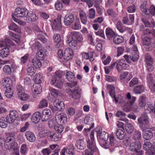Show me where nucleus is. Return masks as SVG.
Instances as JSON below:
<instances>
[{
	"mask_svg": "<svg viewBox=\"0 0 155 155\" xmlns=\"http://www.w3.org/2000/svg\"><path fill=\"white\" fill-rule=\"evenodd\" d=\"M138 104L139 106L141 108L145 106L146 104V96L145 95H142L140 97L138 100Z\"/></svg>",
	"mask_w": 155,
	"mask_h": 155,
	"instance_id": "obj_26",
	"label": "nucleus"
},
{
	"mask_svg": "<svg viewBox=\"0 0 155 155\" xmlns=\"http://www.w3.org/2000/svg\"><path fill=\"white\" fill-rule=\"evenodd\" d=\"M86 141L87 147L91 152H94L97 151V149L94 142V136H87Z\"/></svg>",
	"mask_w": 155,
	"mask_h": 155,
	"instance_id": "obj_5",
	"label": "nucleus"
},
{
	"mask_svg": "<svg viewBox=\"0 0 155 155\" xmlns=\"http://www.w3.org/2000/svg\"><path fill=\"white\" fill-rule=\"evenodd\" d=\"M35 72L34 68L32 67H29L27 69V74L31 76L33 75Z\"/></svg>",
	"mask_w": 155,
	"mask_h": 155,
	"instance_id": "obj_60",
	"label": "nucleus"
},
{
	"mask_svg": "<svg viewBox=\"0 0 155 155\" xmlns=\"http://www.w3.org/2000/svg\"><path fill=\"white\" fill-rule=\"evenodd\" d=\"M76 146L78 149L82 150L85 147L86 144L82 140H78L77 141Z\"/></svg>",
	"mask_w": 155,
	"mask_h": 155,
	"instance_id": "obj_35",
	"label": "nucleus"
},
{
	"mask_svg": "<svg viewBox=\"0 0 155 155\" xmlns=\"http://www.w3.org/2000/svg\"><path fill=\"white\" fill-rule=\"evenodd\" d=\"M124 40L123 37L120 36H114L113 38V41L116 44H119L123 42Z\"/></svg>",
	"mask_w": 155,
	"mask_h": 155,
	"instance_id": "obj_41",
	"label": "nucleus"
},
{
	"mask_svg": "<svg viewBox=\"0 0 155 155\" xmlns=\"http://www.w3.org/2000/svg\"><path fill=\"white\" fill-rule=\"evenodd\" d=\"M70 97L73 99L77 100L81 97V93L77 89L74 88L73 89H70L68 92Z\"/></svg>",
	"mask_w": 155,
	"mask_h": 155,
	"instance_id": "obj_9",
	"label": "nucleus"
},
{
	"mask_svg": "<svg viewBox=\"0 0 155 155\" xmlns=\"http://www.w3.org/2000/svg\"><path fill=\"white\" fill-rule=\"evenodd\" d=\"M5 117H2L0 118V127L2 128H5L8 123Z\"/></svg>",
	"mask_w": 155,
	"mask_h": 155,
	"instance_id": "obj_36",
	"label": "nucleus"
},
{
	"mask_svg": "<svg viewBox=\"0 0 155 155\" xmlns=\"http://www.w3.org/2000/svg\"><path fill=\"white\" fill-rule=\"evenodd\" d=\"M19 98L21 100H26L28 99L27 95L23 92L22 93H19L18 94Z\"/></svg>",
	"mask_w": 155,
	"mask_h": 155,
	"instance_id": "obj_48",
	"label": "nucleus"
},
{
	"mask_svg": "<svg viewBox=\"0 0 155 155\" xmlns=\"http://www.w3.org/2000/svg\"><path fill=\"white\" fill-rule=\"evenodd\" d=\"M65 77L70 82L74 81L75 79L74 75V73L70 71H68L66 73Z\"/></svg>",
	"mask_w": 155,
	"mask_h": 155,
	"instance_id": "obj_34",
	"label": "nucleus"
},
{
	"mask_svg": "<svg viewBox=\"0 0 155 155\" xmlns=\"http://www.w3.org/2000/svg\"><path fill=\"white\" fill-rule=\"evenodd\" d=\"M8 28L10 30L19 33H21L20 29L13 22L10 24L8 26Z\"/></svg>",
	"mask_w": 155,
	"mask_h": 155,
	"instance_id": "obj_31",
	"label": "nucleus"
},
{
	"mask_svg": "<svg viewBox=\"0 0 155 155\" xmlns=\"http://www.w3.org/2000/svg\"><path fill=\"white\" fill-rule=\"evenodd\" d=\"M9 53V51L8 48H4L0 50V56L2 58H6L8 55Z\"/></svg>",
	"mask_w": 155,
	"mask_h": 155,
	"instance_id": "obj_33",
	"label": "nucleus"
},
{
	"mask_svg": "<svg viewBox=\"0 0 155 155\" xmlns=\"http://www.w3.org/2000/svg\"><path fill=\"white\" fill-rule=\"evenodd\" d=\"M48 105V103L47 100L44 99L41 101L39 105V107L41 108L44 107H46Z\"/></svg>",
	"mask_w": 155,
	"mask_h": 155,
	"instance_id": "obj_63",
	"label": "nucleus"
},
{
	"mask_svg": "<svg viewBox=\"0 0 155 155\" xmlns=\"http://www.w3.org/2000/svg\"><path fill=\"white\" fill-rule=\"evenodd\" d=\"M54 129L56 131L59 133L61 132L63 130V128L62 126L59 123H58L54 127Z\"/></svg>",
	"mask_w": 155,
	"mask_h": 155,
	"instance_id": "obj_59",
	"label": "nucleus"
},
{
	"mask_svg": "<svg viewBox=\"0 0 155 155\" xmlns=\"http://www.w3.org/2000/svg\"><path fill=\"white\" fill-rule=\"evenodd\" d=\"M42 87L40 84H35L33 85L32 91L36 94H39L41 91Z\"/></svg>",
	"mask_w": 155,
	"mask_h": 155,
	"instance_id": "obj_23",
	"label": "nucleus"
},
{
	"mask_svg": "<svg viewBox=\"0 0 155 155\" xmlns=\"http://www.w3.org/2000/svg\"><path fill=\"white\" fill-rule=\"evenodd\" d=\"M55 7L57 10L60 11L62 8V4L61 2L58 1L55 4Z\"/></svg>",
	"mask_w": 155,
	"mask_h": 155,
	"instance_id": "obj_58",
	"label": "nucleus"
},
{
	"mask_svg": "<svg viewBox=\"0 0 155 155\" xmlns=\"http://www.w3.org/2000/svg\"><path fill=\"white\" fill-rule=\"evenodd\" d=\"M28 13V11L25 8H18L15 9V15L18 17L26 18Z\"/></svg>",
	"mask_w": 155,
	"mask_h": 155,
	"instance_id": "obj_6",
	"label": "nucleus"
},
{
	"mask_svg": "<svg viewBox=\"0 0 155 155\" xmlns=\"http://www.w3.org/2000/svg\"><path fill=\"white\" fill-rule=\"evenodd\" d=\"M149 123V117L148 114L145 113H142L138 119V123L143 131L147 128V126Z\"/></svg>",
	"mask_w": 155,
	"mask_h": 155,
	"instance_id": "obj_2",
	"label": "nucleus"
},
{
	"mask_svg": "<svg viewBox=\"0 0 155 155\" xmlns=\"http://www.w3.org/2000/svg\"><path fill=\"white\" fill-rule=\"evenodd\" d=\"M74 150V145L73 144H70L68 146L66 149V153L69 155L73 154V152Z\"/></svg>",
	"mask_w": 155,
	"mask_h": 155,
	"instance_id": "obj_52",
	"label": "nucleus"
},
{
	"mask_svg": "<svg viewBox=\"0 0 155 155\" xmlns=\"http://www.w3.org/2000/svg\"><path fill=\"white\" fill-rule=\"evenodd\" d=\"M53 38L54 41L57 43L55 45V47H56L57 48H59L60 45L59 43L61 40L60 35L59 34H55L54 35L53 37Z\"/></svg>",
	"mask_w": 155,
	"mask_h": 155,
	"instance_id": "obj_40",
	"label": "nucleus"
},
{
	"mask_svg": "<svg viewBox=\"0 0 155 155\" xmlns=\"http://www.w3.org/2000/svg\"><path fill=\"white\" fill-rule=\"evenodd\" d=\"M54 105L56 107L57 110H61L64 108V105L63 101H61L59 99L55 100L54 102Z\"/></svg>",
	"mask_w": 155,
	"mask_h": 155,
	"instance_id": "obj_17",
	"label": "nucleus"
},
{
	"mask_svg": "<svg viewBox=\"0 0 155 155\" xmlns=\"http://www.w3.org/2000/svg\"><path fill=\"white\" fill-rule=\"evenodd\" d=\"M127 97L128 99H130L131 100L130 101V105H132L135 101L136 98V97H132L130 93H128L127 95Z\"/></svg>",
	"mask_w": 155,
	"mask_h": 155,
	"instance_id": "obj_64",
	"label": "nucleus"
},
{
	"mask_svg": "<svg viewBox=\"0 0 155 155\" xmlns=\"http://www.w3.org/2000/svg\"><path fill=\"white\" fill-rule=\"evenodd\" d=\"M18 117V112L15 110H12L10 111L9 114L5 117L8 123H13Z\"/></svg>",
	"mask_w": 155,
	"mask_h": 155,
	"instance_id": "obj_7",
	"label": "nucleus"
},
{
	"mask_svg": "<svg viewBox=\"0 0 155 155\" xmlns=\"http://www.w3.org/2000/svg\"><path fill=\"white\" fill-rule=\"evenodd\" d=\"M143 12L147 15H150L154 16L155 15V6L151 5L149 8L148 7Z\"/></svg>",
	"mask_w": 155,
	"mask_h": 155,
	"instance_id": "obj_21",
	"label": "nucleus"
},
{
	"mask_svg": "<svg viewBox=\"0 0 155 155\" xmlns=\"http://www.w3.org/2000/svg\"><path fill=\"white\" fill-rule=\"evenodd\" d=\"M43 60L38 58H35L32 60V62L34 67L36 68H40L42 66V62Z\"/></svg>",
	"mask_w": 155,
	"mask_h": 155,
	"instance_id": "obj_32",
	"label": "nucleus"
},
{
	"mask_svg": "<svg viewBox=\"0 0 155 155\" xmlns=\"http://www.w3.org/2000/svg\"><path fill=\"white\" fill-rule=\"evenodd\" d=\"M13 94V90L12 88H9L6 89L4 94L7 98H10L12 97Z\"/></svg>",
	"mask_w": 155,
	"mask_h": 155,
	"instance_id": "obj_37",
	"label": "nucleus"
},
{
	"mask_svg": "<svg viewBox=\"0 0 155 155\" xmlns=\"http://www.w3.org/2000/svg\"><path fill=\"white\" fill-rule=\"evenodd\" d=\"M0 44L2 47H4L5 46L7 47L10 46H13L14 45V44L12 41L8 38H6L5 39V41H3L0 42Z\"/></svg>",
	"mask_w": 155,
	"mask_h": 155,
	"instance_id": "obj_24",
	"label": "nucleus"
},
{
	"mask_svg": "<svg viewBox=\"0 0 155 155\" xmlns=\"http://www.w3.org/2000/svg\"><path fill=\"white\" fill-rule=\"evenodd\" d=\"M38 19V17L35 13L33 12H28V15L25 18V20L28 22L32 21H35Z\"/></svg>",
	"mask_w": 155,
	"mask_h": 155,
	"instance_id": "obj_16",
	"label": "nucleus"
},
{
	"mask_svg": "<svg viewBox=\"0 0 155 155\" xmlns=\"http://www.w3.org/2000/svg\"><path fill=\"white\" fill-rule=\"evenodd\" d=\"M73 57V50L70 48H66L64 53L63 59L66 61L71 60Z\"/></svg>",
	"mask_w": 155,
	"mask_h": 155,
	"instance_id": "obj_8",
	"label": "nucleus"
},
{
	"mask_svg": "<svg viewBox=\"0 0 155 155\" xmlns=\"http://www.w3.org/2000/svg\"><path fill=\"white\" fill-rule=\"evenodd\" d=\"M128 66V65L126 63L124 60L121 59L117 62L116 68L118 71L120 72L123 69H126Z\"/></svg>",
	"mask_w": 155,
	"mask_h": 155,
	"instance_id": "obj_11",
	"label": "nucleus"
},
{
	"mask_svg": "<svg viewBox=\"0 0 155 155\" xmlns=\"http://www.w3.org/2000/svg\"><path fill=\"white\" fill-rule=\"evenodd\" d=\"M75 112V109L71 107L68 108L66 111V113L68 115H73Z\"/></svg>",
	"mask_w": 155,
	"mask_h": 155,
	"instance_id": "obj_62",
	"label": "nucleus"
},
{
	"mask_svg": "<svg viewBox=\"0 0 155 155\" xmlns=\"http://www.w3.org/2000/svg\"><path fill=\"white\" fill-rule=\"evenodd\" d=\"M93 55V53L92 52H90L88 53L83 52L82 54L83 58L86 59H88L92 58Z\"/></svg>",
	"mask_w": 155,
	"mask_h": 155,
	"instance_id": "obj_47",
	"label": "nucleus"
},
{
	"mask_svg": "<svg viewBox=\"0 0 155 155\" xmlns=\"http://www.w3.org/2000/svg\"><path fill=\"white\" fill-rule=\"evenodd\" d=\"M71 28L74 30H77L81 28V25L79 20L75 21L74 24L72 25Z\"/></svg>",
	"mask_w": 155,
	"mask_h": 155,
	"instance_id": "obj_46",
	"label": "nucleus"
},
{
	"mask_svg": "<svg viewBox=\"0 0 155 155\" xmlns=\"http://www.w3.org/2000/svg\"><path fill=\"white\" fill-rule=\"evenodd\" d=\"M2 84L5 86L6 89L7 88H11L12 84V81L9 78L5 79L2 83Z\"/></svg>",
	"mask_w": 155,
	"mask_h": 155,
	"instance_id": "obj_29",
	"label": "nucleus"
},
{
	"mask_svg": "<svg viewBox=\"0 0 155 155\" xmlns=\"http://www.w3.org/2000/svg\"><path fill=\"white\" fill-rule=\"evenodd\" d=\"M61 16H59L57 19V21L54 20L53 24L52 25V27L53 29L55 30H60L61 29V26L60 21Z\"/></svg>",
	"mask_w": 155,
	"mask_h": 155,
	"instance_id": "obj_15",
	"label": "nucleus"
},
{
	"mask_svg": "<svg viewBox=\"0 0 155 155\" xmlns=\"http://www.w3.org/2000/svg\"><path fill=\"white\" fill-rule=\"evenodd\" d=\"M107 13L108 15L113 18L116 17L117 15V14L111 9H108Z\"/></svg>",
	"mask_w": 155,
	"mask_h": 155,
	"instance_id": "obj_51",
	"label": "nucleus"
},
{
	"mask_svg": "<svg viewBox=\"0 0 155 155\" xmlns=\"http://www.w3.org/2000/svg\"><path fill=\"white\" fill-rule=\"evenodd\" d=\"M58 123V122L55 120L52 119L49 120L48 122V125L50 128H54Z\"/></svg>",
	"mask_w": 155,
	"mask_h": 155,
	"instance_id": "obj_45",
	"label": "nucleus"
},
{
	"mask_svg": "<svg viewBox=\"0 0 155 155\" xmlns=\"http://www.w3.org/2000/svg\"><path fill=\"white\" fill-rule=\"evenodd\" d=\"M141 20L144 24L145 27L153 28L155 26V22L153 20L150 21L149 19L145 17H143Z\"/></svg>",
	"mask_w": 155,
	"mask_h": 155,
	"instance_id": "obj_13",
	"label": "nucleus"
},
{
	"mask_svg": "<svg viewBox=\"0 0 155 155\" xmlns=\"http://www.w3.org/2000/svg\"><path fill=\"white\" fill-rule=\"evenodd\" d=\"M56 120L60 124H65L67 122L66 115L64 113H61L56 115L55 116Z\"/></svg>",
	"mask_w": 155,
	"mask_h": 155,
	"instance_id": "obj_10",
	"label": "nucleus"
},
{
	"mask_svg": "<svg viewBox=\"0 0 155 155\" xmlns=\"http://www.w3.org/2000/svg\"><path fill=\"white\" fill-rule=\"evenodd\" d=\"M42 76L40 74H36L34 78V80L35 83V84H40L41 82Z\"/></svg>",
	"mask_w": 155,
	"mask_h": 155,
	"instance_id": "obj_43",
	"label": "nucleus"
},
{
	"mask_svg": "<svg viewBox=\"0 0 155 155\" xmlns=\"http://www.w3.org/2000/svg\"><path fill=\"white\" fill-rule=\"evenodd\" d=\"M67 39V43H68L69 46L72 48L76 47L82 40L81 35L76 31L71 32L68 35Z\"/></svg>",
	"mask_w": 155,
	"mask_h": 155,
	"instance_id": "obj_1",
	"label": "nucleus"
},
{
	"mask_svg": "<svg viewBox=\"0 0 155 155\" xmlns=\"http://www.w3.org/2000/svg\"><path fill=\"white\" fill-rule=\"evenodd\" d=\"M41 119V115L40 112H37L34 113L31 118L32 121L35 123H38Z\"/></svg>",
	"mask_w": 155,
	"mask_h": 155,
	"instance_id": "obj_20",
	"label": "nucleus"
},
{
	"mask_svg": "<svg viewBox=\"0 0 155 155\" xmlns=\"http://www.w3.org/2000/svg\"><path fill=\"white\" fill-rule=\"evenodd\" d=\"M4 141L5 147L6 149L10 150L13 149L14 150L16 149L17 147V144L15 142V138L14 136H8Z\"/></svg>",
	"mask_w": 155,
	"mask_h": 155,
	"instance_id": "obj_3",
	"label": "nucleus"
},
{
	"mask_svg": "<svg viewBox=\"0 0 155 155\" xmlns=\"http://www.w3.org/2000/svg\"><path fill=\"white\" fill-rule=\"evenodd\" d=\"M41 134L42 136H53L54 134L48 130H45L41 132Z\"/></svg>",
	"mask_w": 155,
	"mask_h": 155,
	"instance_id": "obj_56",
	"label": "nucleus"
},
{
	"mask_svg": "<svg viewBox=\"0 0 155 155\" xmlns=\"http://www.w3.org/2000/svg\"><path fill=\"white\" fill-rule=\"evenodd\" d=\"M152 144L150 142H146L143 145V148L146 150H149L152 149Z\"/></svg>",
	"mask_w": 155,
	"mask_h": 155,
	"instance_id": "obj_49",
	"label": "nucleus"
},
{
	"mask_svg": "<svg viewBox=\"0 0 155 155\" xmlns=\"http://www.w3.org/2000/svg\"><path fill=\"white\" fill-rule=\"evenodd\" d=\"M142 41L143 44L146 46H149L151 43V38L146 37L144 38L142 37Z\"/></svg>",
	"mask_w": 155,
	"mask_h": 155,
	"instance_id": "obj_42",
	"label": "nucleus"
},
{
	"mask_svg": "<svg viewBox=\"0 0 155 155\" xmlns=\"http://www.w3.org/2000/svg\"><path fill=\"white\" fill-rule=\"evenodd\" d=\"M94 118L91 115H87L84 119V123L87 125L94 126V124L93 122Z\"/></svg>",
	"mask_w": 155,
	"mask_h": 155,
	"instance_id": "obj_18",
	"label": "nucleus"
},
{
	"mask_svg": "<svg viewBox=\"0 0 155 155\" xmlns=\"http://www.w3.org/2000/svg\"><path fill=\"white\" fill-rule=\"evenodd\" d=\"M51 95L54 97L58 96V91L53 88H51L49 89Z\"/></svg>",
	"mask_w": 155,
	"mask_h": 155,
	"instance_id": "obj_61",
	"label": "nucleus"
},
{
	"mask_svg": "<svg viewBox=\"0 0 155 155\" xmlns=\"http://www.w3.org/2000/svg\"><path fill=\"white\" fill-rule=\"evenodd\" d=\"M143 25H141L140 26V30L143 32L144 35H151L153 34V31L148 28H145Z\"/></svg>",
	"mask_w": 155,
	"mask_h": 155,
	"instance_id": "obj_22",
	"label": "nucleus"
},
{
	"mask_svg": "<svg viewBox=\"0 0 155 155\" xmlns=\"http://www.w3.org/2000/svg\"><path fill=\"white\" fill-rule=\"evenodd\" d=\"M141 148V146L139 143L133 142L130 145V150L131 151L132 155H142L143 153L142 150H139Z\"/></svg>",
	"mask_w": 155,
	"mask_h": 155,
	"instance_id": "obj_4",
	"label": "nucleus"
},
{
	"mask_svg": "<svg viewBox=\"0 0 155 155\" xmlns=\"http://www.w3.org/2000/svg\"><path fill=\"white\" fill-rule=\"evenodd\" d=\"M132 59V61L134 62L137 60L139 59V55L137 52L133 51L131 53L130 55Z\"/></svg>",
	"mask_w": 155,
	"mask_h": 155,
	"instance_id": "obj_53",
	"label": "nucleus"
},
{
	"mask_svg": "<svg viewBox=\"0 0 155 155\" xmlns=\"http://www.w3.org/2000/svg\"><path fill=\"white\" fill-rule=\"evenodd\" d=\"M4 72L7 74H9L11 72V69L9 65H5L3 68Z\"/></svg>",
	"mask_w": 155,
	"mask_h": 155,
	"instance_id": "obj_55",
	"label": "nucleus"
},
{
	"mask_svg": "<svg viewBox=\"0 0 155 155\" xmlns=\"http://www.w3.org/2000/svg\"><path fill=\"white\" fill-rule=\"evenodd\" d=\"M139 81L137 78H134L130 81L129 86L130 87H133L134 85L138 84Z\"/></svg>",
	"mask_w": 155,
	"mask_h": 155,
	"instance_id": "obj_54",
	"label": "nucleus"
},
{
	"mask_svg": "<svg viewBox=\"0 0 155 155\" xmlns=\"http://www.w3.org/2000/svg\"><path fill=\"white\" fill-rule=\"evenodd\" d=\"M148 7L147 1L146 0H143L140 6V8L141 11L143 12H144Z\"/></svg>",
	"mask_w": 155,
	"mask_h": 155,
	"instance_id": "obj_44",
	"label": "nucleus"
},
{
	"mask_svg": "<svg viewBox=\"0 0 155 155\" xmlns=\"http://www.w3.org/2000/svg\"><path fill=\"white\" fill-rule=\"evenodd\" d=\"M45 54V52L42 49L40 50L36 54V55L39 58L40 60L42 61Z\"/></svg>",
	"mask_w": 155,
	"mask_h": 155,
	"instance_id": "obj_50",
	"label": "nucleus"
},
{
	"mask_svg": "<svg viewBox=\"0 0 155 155\" xmlns=\"http://www.w3.org/2000/svg\"><path fill=\"white\" fill-rule=\"evenodd\" d=\"M144 90V87L142 85L135 86L134 88V91L136 94H140L143 93Z\"/></svg>",
	"mask_w": 155,
	"mask_h": 155,
	"instance_id": "obj_27",
	"label": "nucleus"
},
{
	"mask_svg": "<svg viewBox=\"0 0 155 155\" xmlns=\"http://www.w3.org/2000/svg\"><path fill=\"white\" fill-rule=\"evenodd\" d=\"M136 9V7L135 5H133L128 7L127 8V10L129 13H133L135 11Z\"/></svg>",
	"mask_w": 155,
	"mask_h": 155,
	"instance_id": "obj_57",
	"label": "nucleus"
},
{
	"mask_svg": "<svg viewBox=\"0 0 155 155\" xmlns=\"http://www.w3.org/2000/svg\"><path fill=\"white\" fill-rule=\"evenodd\" d=\"M146 62L147 65H151L153 63V59L151 56L148 54H147L145 56Z\"/></svg>",
	"mask_w": 155,
	"mask_h": 155,
	"instance_id": "obj_39",
	"label": "nucleus"
},
{
	"mask_svg": "<svg viewBox=\"0 0 155 155\" xmlns=\"http://www.w3.org/2000/svg\"><path fill=\"white\" fill-rule=\"evenodd\" d=\"M9 37L11 39L14 40L17 44H19L21 42L19 36L16 35L13 32L11 31L9 32Z\"/></svg>",
	"mask_w": 155,
	"mask_h": 155,
	"instance_id": "obj_25",
	"label": "nucleus"
},
{
	"mask_svg": "<svg viewBox=\"0 0 155 155\" xmlns=\"http://www.w3.org/2000/svg\"><path fill=\"white\" fill-rule=\"evenodd\" d=\"M79 15L81 22L84 24H86L87 19L86 13L83 11H81L79 12Z\"/></svg>",
	"mask_w": 155,
	"mask_h": 155,
	"instance_id": "obj_28",
	"label": "nucleus"
},
{
	"mask_svg": "<svg viewBox=\"0 0 155 155\" xmlns=\"http://www.w3.org/2000/svg\"><path fill=\"white\" fill-rule=\"evenodd\" d=\"M154 111L155 117V104H147L145 107L144 112L143 113L146 114H149Z\"/></svg>",
	"mask_w": 155,
	"mask_h": 155,
	"instance_id": "obj_14",
	"label": "nucleus"
},
{
	"mask_svg": "<svg viewBox=\"0 0 155 155\" xmlns=\"http://www.w3.org/2000/svg\"><path fill=\"white\" fill-rule=\"evenodd\" d=\"M109 136H97L98 140L101 144L107 146L109 143L108 138Z\"/></svg>",
	"mask_w": 155,
	"mask_h": 155,
	"instance_id": "obj_19",
	"label": "nucleus"
},
{
	"mask_svg": "<svg viewBox=\"0 0 155 155\" xmlns=\"http://www.w3.org/2000/svg\"><path fill=\"white\" fill-rule=\"evenodd\" d=\"M116 27L119 31L121 33H123L126 31V27L123 26L122 23L120 21H118L116 24Z\"/></svg>",
	"mask_w": 155,
	"mask_h": 155,
	"instance_id": "obj_38",
	"label": "nucleus"
},
{
	"mask_svg": "<svg viewBox=\"0 0 155 155\" xmlns=\"http://www.w3.org/2000/svg\"><path fill=\"white\" fill-rule=\"evenodd\" d=\"M74 18L73 15L71 13L67 14L64 18V23L66 25H70L74 20Z\"/></svg>",
	"mask_w": 155,
	"mask_h": 155,
	"instance_id": "obj_12",
	"label": "nucleus"
},
{
	"mask_svg": "<svg viewBox=\"0 0 155 155\" xmlns=\"http://www.w3.org/2000/svg\"><path fill=\"white\" fill-rule=\"evenodd\" d=\"M106 34L107 37L110 39L114 36L115 33L110 28H108L106 30Z\"/></svg>",
	"mask_w": 155,
	"mask_h": 155,
	"instance_id": "obj_30",
	"label": "nucleus"
}]
</instances>
